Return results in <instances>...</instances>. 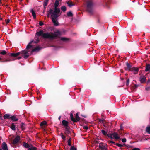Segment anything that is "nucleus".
Instances as JSON below:
<instances>
[{
    "instance_id": "21",
    "label": "nucleus",
    "mask_w": 150,
    "mask_h": 150,
    "mask_svg": "<svg viewBox=\"0 0 150 150\" xmlns=\"http://www.w3.org/2000/svg\"><path fill=\"white\" fill-rule=\"evenodd\" d=\"M145 71H149L150 72V64L147 65Z\"/></svg>"
},
{
    "instance_id": "45",
    "label": "nucleus",
    "mask_w": 150,
    "mask_h": 150,
    "mask_svg": "<svg viewBox=\"0 0 150 150\" xmlns=\"http://www.w3.org/2000/svg\"><path fill=\"white\" fill-rule=\"evenodd\" d=\"M147 83H150V78H149L148 79V81H147Z\"/></svg>"
},
{
    "instance_id": "32",
    "label": "nucleus",
    "mask_w": 150,
    "mask_h": 150,
    "mask_svg": "<svg viewBox=\"0 0 150 150\" xmlns=\"http://www.w3.org/2000/svg\"><path fill=\"white\" fill-rule=\"evenodd\" d=\"M70 117H71V120L74 121V118L73 117V114L72 113H71L70 114Z\"/></svg>"
},
{
    "instance_id": "18",
    "label": "nucleus",
    "mask_w": 150,
    "mask_h": 150,
    "mask_svg": "<svg viewBox=\"0 0 150 150\" xmlns=\"http://www.w3.org/2000/svg\"><path fill=\"white\" fill-rule=\"evenodd\" d=\"M20 54H21L20 52H18L16 53H12L11 54V56H13L14 57H16Z\"/></svg>"
},
{
    "instance_id": "14",
    "label": "nucleus",
    "mask_w": 150,
    "mask_h": 150,
    "mask_svg": "<svg viewBox=\"0 0 150 150\" xmlns=\"http://www.w3.org/2000/svg\"><path fill=\"white\" fill-rule=\"evenodd\" d=\"M62 123L63 125L65 126L66 127H68V121L64 120L62 121Z\"/></svg>"
},
{
    "instance_id": "44",
    "label": "nucleus",
    "mask_w": 150,
    "mask_h": 150,
    "mask_svg": "<svg viewBox=\"0 0 150 150\" xmlns=\"http://www.w3.org/2000/svg\"><path fill=\"white\" fill-rule=\"evenodd\" d=\"M132 150H140L139 148H134Z\"/></svg>"
},
{
    "instance_id": "36",
    "label": "nucleus",
    "mask_w": 150,
    "mask_h": 150,
    "mask_svg": "<svg viewBox=\"0 0 150 150\" xmlns=\"http://www.w3.org/2000/svg\"><path fill=\"white\" fill-rule=\"evenodd\" d=\"M61 40L63 41H66L67 40V39L65 38L62 37L61 38Z\"/></svg>"
},
{
    "instance_id": "24",
    "label": "nucleus",
    "mask_w": 150,
    "mask_h": 150,
    "mask_svg": "<svg viewBox=\"0 0 150 150\" xmlns=\"http://www.w3.org/2000/svg\"><path fill=\"white\" fill-rule=\"evenodd\" d=\"M16 126L15 125H14L13 123L12 124L10 128L11 129L13 130H16Z\"/></svg>"
},
{
    "instance_id": "13",
    "label": "nucleus",
    "mask_w": 150,
    "mask_h": 150,
    "mask_svg": "<svg viewBox=\"0 0 150 150\" xmlns=\"http://www.w3.org/2000/svg\"><path fill=\"white\" fill-rule=\"evenodd\" d=\"M20 139V138L19 137L17 136L14 139L13 141V144H16L17 143Z\"/></svg>"
},
{
    "instance_id": "25",
    "label": "nucleus",
    "mask_w": 150,
    "mask_h": 150,
    "mask_svg": "<svg viewBox=\"0 0 150 150\" xmlns=\"http://www.w3.org/2000/svg\"><path fill=\"white\" fill-rule=\"evenodd\" d=\"M47 124V122L45 121H44L42 122L41 124H40V125L41 127H44V126L46 125Z\"/></svg>"
},
{
    "instance_id": "27",
    "label": "nucleus",
    "mask_w": 150,
    "mask_h": 150,
    "mask_svg": "<svg viewBox=\"0 0 150 150\" xmlns=\"http://www.w3.org/2000/svg\"><path fill=\"white\" fill-rule=\"evenodd\" d=\"M146 132L150 134V126H148L146 127Z\"/></svg>"
},
{
    "instance_id": "34",
    "label": "nucleus",
    "mask_w": 150,
    "mask_h": 150,
    "mask_svg": "<svg viewBox=\"0 0 150 150\" xmlns=\"http://www.w3.org/2000/svg\"><path fill=\"white\" fill-rule=\"evenodd\" d=\"M61 136L62 138L64 139L65 140V137L63 135V134L62 133L61 134Z\"/></svg>"
},
{
    "instance_id": "2",
    "label": "nucleus",
    "mask_w": 150,
    "mask_h": 150,
    "mask_svg": "<svg viewBox=\"0 0 150 150\" xmlns=\"http://www.w3.org/2000/svg\"><path fill=\"white\" fill-rule=\"evenodd\" d=\"M60 12L59 9H54V11L51 9L49 10V13H51V18H57L61 14Z\"/></svg>"
},
{
    "instance_id": "37",
    "label": "nucleus",
    "mask_w": 150,
    "mask_h": 150,
    "mask_svg": "<svg viewBox=\"0 0 150 150\" xmlns=\"http://www.w3.org/2000/svg\"><path fill=\"white\" fill-rule=\"evenodd\" d=\"M70 150H76V149L74 146H72Z\"/></svg>"
},
{
    "instance_id": "29",
    "label": "nucleus",
    "mask_w": 150,
    "mask_h": 150,
    "mask_svg": "<svg viewBox=\"0 0 150 150\" xmlns=\"http://www.w3.org/2000/svg\"><path fill=\"white\" fill-rule=\"evenodd\" d=\"M61 8V10L63 12H65L66 10V8L64 6H62Z\"/></svg>"
},
{
    "instance_id": "20",
    "label": "nucleus",
    "mask_w": 150,
    "mask_h": 150,
    "mask_svg": "<svg viewBox=\"0 0 150 150\" xmlns=\"http://www.w3.org/2000/svg\"><path fill=\"white\" fill-rule=\"evenodd\" d=\"M33 42V41H31L28 44L26 47V49H28L32 47V46L31 45V44Z\"/></svg>"
},
{
    "instance_id": "23",
    "label": "nucleus",
    "mask_w": 150,
    "mask_h": 150,
    "mask_svg": "<svg viewBox=\"0 0 150 150\" xmlns=\"http://www.w3.org/2000/svg\"><path fill=\"white\" fill-rule=\"evenodd\" d=\"M40 49V47H37L35 48V49L32 50V52H33L34 51H38Z\"/></svg>"
},
{
    "instance_id": "6",
    "label": "nucleus",
    "mask_w": 150,
    "mask_h": 150,
    "mask_svg": "<svg viewBox=\"0 0 150 150\" xmlns=\"http://www.w3.org/2000/svg\"><path fill=\"white\" fill-rule=\"evenodd\" d=\"M21 54L25 58H27L29 56V54L28 53V51L27 50H24L21 52Z\"/></svg>"
},
{
    "instance_id": "15",
    "label": "nucleus",
    "mask_w": 150,
    "mask_h": 150,
    "mask_svg": "<svg viewBox=\"0 0 150 150\" xmlns=\"http://www.w3.org/2000/svg\"><path fill=\"white\" fill-rule=\"evenodd\" d=\"M30 11L32 14V15L33 17V18L34 19L36 17V14H35V11L33 10V9H31L30 10Z\"/></svg>"
},
{
    "instance_id": "9",
    "label": "nucleus",
    "mask_w": 150,
    "mask_h": 150,
    "mask_svg": "<svg viewBox=\"0 0 150 150\" xmlns=\"http://www.w3.org/2000/svg\"><path fill=\"white\" fill-rule=\"evenodd\" d=\"M141 83H144L146 81V78L144 76H140L139 79Z\"/></svg>"
},
{
    "instance_id": "8",
    "label": "nucleus",
    "mask_w": 150,
    "mask_h": 150,
    "mask_svg": "<svg viewBox=\"0 0 150 150\" xmlns=\"http://www.w3.org/2000/svg\"><path fill=\"white\" fill-rule=\"evenodd\" d=\"M52 19L54 26H57L58 25L59 23L57 21V18H52Z\"/></svg>"
},
{
    "instance_id": "12",
    "label": "nucleus",
    "mask_w": 150,
    "mask_h": 150,
    "mask_svg": "<svg viewBox=\"0 0 150 150\" xmlns=\"http://www.w3.org/2000/svg\"><path fill=\"white\" fill-rule=\"evenodd\" d=\"M78 113H77L76 114V116H75V118H74V122H76L78 121H79L80 120V117L78 116Z\"/></svg>"
},
{
    "instance_id": "39",
    "label": "nucleus",
    "mask_w": 150,
    "mask_h": 150,
    "mask_svg": "<svg viewBox=\"0 0 150 150\" xmlns=\"http://www.w3.org/2000/svg\"><path fill=\"white\" fill-rule=\"evenodd\" d=\"M83 128L84 129L86 130H87L88 129V127L87 126H84Z\"/></svg>"
},
{
    "instance_id": "55",
    "label": "nucleus",
    "mask_w": 150,
    "mask_h": 150,
    "mask_svg": "<svg viewBox=\"0 0 150 150\" xmlns=\"http://www.w3.org/2000/svg\"><path fill=\"white\" fill-rule=\"evenodd\" d=\"M1 59V58H0V59Z\"/></svg>"
},
{
    "instance_id": "19",
    "label": "nucleus",
    "mask_w": 150,
    "mask_h": 150,
    "mask_svg": "<svg viewBox=\"0 0 150 150\" xmlns=\"http://www.w3.org/2000/svg\"><path fill=\"white\" fill-rule=\"evenodd\" d=\"M126 64L127 67L126 69L130 71V70H131L132 69L130 65L128 63H127Z\"/></svg>"
},
{
    "instance_id": "4",
    "label": "nucleus",
    "mask_w": 150,
    "mask_h": 150,
    "mask_svg": "<svg viewBox=\"0 0 150 150\" xmlns=\"http://www.w3.org/2000/svg\"><path fill=\"white\" fill-rule=\"evenodd\" d=\"M107 135L108 137L112 139H118L120 138V137L118 136V134L116 133H114L112 134H108Z\"/></svg>"
},
{
    "instance_id": "48",
    "label": "nucleus",
    "mask_w": 150,
    "mask_h": 150,
    "mask_svg": "<svg viewBox=\"0 0 150 150\" xmlns=\"http://www.w3.org/2000/svg\"><path fill=\"white\" fill-rule=\"evenodd\" d=\"M120 129H121V130H122V129H123V128L122 127V125H121L120 126Z\"/></svg>"
},
{
    "instance_id": "30",
    "label": "nucleus",
    "mask_w": 150,
    "mask_h": 150,
    "mask_svg": "<svg viewBox=\"0 0 150 150\" xmlns=\"http://www.w3.org/2000/svg\"><path fill=\"white\" fill-rule=\"evenodd\" d=\"M10 117V115L9 114H6L4 116V119L8 118Z\"/></svg>"
},
{
    "instance_id": "49",
    "label": "nucleus",
    "mask_w": 150,
    "mask_h": 150,
    "mask_svg": "<svg viewBox=\"0 0 150 150\" xmlns=\"http://www.w3.org/2000/svg\"><path fill=\"white\" fill-rule=\"evenodd\" d=\"M149 88H146V90H148L149 89Z\"/></svg>"
},
{
    "instance_id": "35",
    "label": "nucleus",
    "mask_w": 150,
    "mask_h": 150,
    "mask_svg": "<svg viewBox=\"0 0 150 150\" xmlns=\"http://www.w3.org/2000/svg\"><path fill=\"white\" fill-rule=\"evenodd\" d=\"M71 139L70 138L68 140V145L69 146L71 145Z\"/></svg>"
},
{
    "instance_id": "26",
    "label": "nucleus",
    "mask_w": 150,
    "mask_h": 150,
    "mask_svg": "<svg viewBox=\"0 0 150 150\" xmlns=\"http://www.w3.org/2000/svg\"><path fill=\"white\" fill-rule=\"evenodd\" d=\"M67 4L69 7H71L72 6L74 5V4L71 1H68L67 3Z\"/></svg>"
},
{
    "instance_id": "5",
    "label": "nucleus",
    "mask_w": 150,
    "mask_h": 150,
    "mask_svg": "<svg viewBox=\"0 0 150 150\" xmlns=\"http://www.w3.org/2000/svg\"><path fill=\"white\" fill-rule=\"evenodd\" d=\"M93 6V4L91 1H88L87 2V7L88 11L90 12H91V10Z\"/></svg>"
},
{
    "instance_id": "38",
    "label": "nucleus",
    "mask_w": 150,
    "mask_h": 150,
    "mask_svg": "<svg viewBox=\"0 0 150 150\" xmlns=\"http://www.w3.org/2000/svg\"><path fill=\"white\" fill-rule=\"evenodd\" d=\"M116 145L118 147H122L123 146L122 145L119 144H117Z\"/></svg>"
},
{
    "instance_id": "52",
    "label": "nucleus",
    "mask_w": 150,
    "mask_h": 150,
    "mask_svg": "<svg viewBox=\"0 0 150 150\" xmlns=\"http://www.w3.org/2000/svg\"><path fill=\"white\" fill-rule=\"evenodd\" d=\"M34 42V43H36L35 42Z\"/></svg>"
},
{
    "instance_id": "31",
    "label": "nucleus",
    "mask_w": 150,
    "mask_h": 150,
    "mask_svg": "<svg viewBox=\"0 0 150 150\" xmlns=\"http://www.w3.org/2000/svg\"><path fill=\"white\" fill-rule=\"evenodd\" d=\"M67 15L68 16H71L72 15V13L71 12H69L67 13Z\"/></svg>"
},
{
    "instance_id": "43",
    "label": "nucleus",
    "mask_w": 150,
    "mask_h": 150,
    "mask_svg": "<svg viewBox=\"0 0 150 150\" xmlns=\"http://www.w3.org/2000/svg\"><path fill=\"white\" fill-rule=\"evenodd\" d=\"M39 25L40 26H42V25H43V23L41 21H40L39 23Z\"/></svg>"
},
{
    "instance_id": "28",
    "label": "nucleus",
    "mask_w": 150,
    "mask_h": 150,
    "mask_svg": "<svg viewBox=\"0 0 150 150\" xmlns=\"http://www.w3.org/2000/svg\"><path fill=\"white\" fill-rule=\"evenodd\" d=\"M6 53L7 52L5 50L1 51L0 52V54L3 55L6 54Z\"/></svg>"
},
{
    "instance_id": "41",
    "label": "nucleus",
    "mask_w": 150,
    "mask_h": 150,
    "mask_svg": "<svg viewBox=\"0 0 150 150\" xmlns=\"http://www.w3.org/2000/svg\"><path fill=\"white\" fill-rule=\"evenodd\" d=\"M122 141L123 142H125L126 141V139H125V138H124V139H122Z\"/></svg>"
},
{
    "instance_id": "54",
    "label": "nucleus",
    "mask_w": 150,
    "mask_h": 150,
    "mask_svg": "<svg viewBox=\"0 0 150 150\" xmlns=\"http://www.w3.org/2000/svg\"><path fill=\"white\" fill-rule=\"evenodd\" d=\"M0 150H2L1 149H0Z\"/></svg>"
},
{
    "instance_id": "53",
    "label": "nucleus",
    "mask_w": 150,
    "mask_h": 150,
    "mask_svg": "<svg viewBox=\"0 0 150 150\" xmlns=\"http://www.w3.org/2000/svg\"><path fill=\"white\" fill-rule=\"evenodd\" d=\"M21 58H19L18 59H20Z\"/></svg>"
},
{
    "instance_id": "17",
    "label": "nucleus",
    "mask_w": 150,
    "mask_h": 150,
    "mask_svg": "<svg viewBox=\"0 0 150 150\" xmlns=\"http://www.w3.org/2000/svg\"><path fill=\"white\" fill-rule=\"evenodd\" d=\"M59 1L58 0H56L55 1V3H54V9H59L57 8V7L59 5Z\"/></svg>"
},
{
    "instance_id": "7",
    "label": "nucleus",
    "mask_w": 150,
    "mask_h": 150,
    "mask_svg": "<svg viewBox=\"0 0 150 150\" xmlns=\"http://www.w3.org/2000/svg\"><path fill=\"white\" fill-rule=\"evenodd\" d=\"M99 148L101 150H106L107 149V146L105 144H100L99 145Z\"/></svg>"
},
{
    "instance_id": "40",
    "label": "nucleus",
    "mask_w": 150,
    "mask_h": 150,
    "mask_svg": "<svg viewBox=\"0 0 150 150\" xmlns=\"http://www.w3.org/2000/svg\"><path fill=\"white\" fill-rule=\"evenodd\" d=\"M50 14L51 15V13H49V10L48 12V13H47V16L48 17H50Z\"/></svg>"
},
{
    "instance_id": "1",
    "label": "nucleus",
    "mask_w": 150,
    "mask_h": 150,
    "mask_svg": "<svg viewBox=\"0 0 150 150\" xmlns=\"http://www.w3.org/2000/svg\"><path fill=\"white\" fill-rule=\"evenodd\" d=\"M36 34L39 36H42L44 38L53 39L57 37L59 35V31H57L53 33H44L43 31L41 30L38 32H36Z\"/></svg>"
},
{
    "instance_id": "22",
    "label": "nucleus",
    "mask_w": 150,
    "mask_h": 150,
    "mask_svg": "<svg viewBox=\"0 0 150 150\" xmlns=\"http://www.w3.org/2000/svg\"><path fill=\"white\" fill-rule=\"evenodd\" d=\"M11 119L14 121H16L18 120V119L16 118L15 116L13 115L11 117Z\"/></svg>"
},
{
    "instance_id": "51",
    "label": "nucleus",
    "mask_w": 150,
    "mask_h": 150,
    "mask_svg": "<svg viewBox=\"0 0 150 150\" xmlns=\"http://www.w3.org/2000/svg\"><path fill=\"white\" fill-rule=\"evenodd\" d=\"M10 60H6V61H10Z\"/></svg>"
},
{
    "instance_id": "47",
    "label": "nucleus",
    "mask_w": 150,
    "mask_h": 150,
    "mask_svg": "<svg viewBox=\"0 0 150 150\" xmlns=\"http://www.w3.org/2000/svg\"><path fill=\"white\" fill-rule=\"evenodd\" d=\"M109 143H114V142L112 141H109Z\"/></svg>"
},
{
    "instance_id": "42",
    "label": "nucleus",
    "mask_w": 150,
    "mask_h": 150,
    "mask_svg": "<svg viewBox=\"0 0 150 150\" xmlns=\"http://www.w3.org/2000/svg\"><path fill=\"white\" fill-rule=\"evenodd\" d=\"M129 79H128L127 81L126 85H128L129 84Z\"/></svg>"
},
{
    "instance_id": "33",
    "label": "nucleus",
    "mask_w": 150,
    "mask_h": 150,
    "mask_svg": "<svg viewBox=\"0 0 150 150\" xmlns=\"http://www.w3.org/2000/svg\"><path fill=\"white\" fill-rule=\"evenodd\" d=\"M102 134L104 135H106L107 134V132L106 131H105V130H102Z\"/></svg>"
},
{
    "instance_id": "10",
    "label": "nucleus",
    "mask_w": 150,
    "mask_h": 150,
    "mask_svg": "<svg viewBox=\"0 0 150 150\" xmlns=\"http://www.w3.org/2000/svg\"><path fill=\"white\" fill-rule=\"evenodd\" d=\"M139 70V69L137 67H133L132 68L131 70H130V71H133L134 72L135 74H137Z\"/></svg>"
},
{
    "instance_id": "11",
    "label": "nucleus",
    "mask_w": 150,
    "mask_h": 150,
    "mask_svg": "<svg viewBox=\"0 0 150 150\" xmlns=\"http://www.w3.org/2000/svg\"><path fill=\"white\" fill-rule=\"evenodd\" d=\"M2 148L3 150H8L7 145L5 142H3L2 145Z\"/></svg>"
},
{
    "instance_id": "46",
    "label": "nucleus",
    "mask_w": 150,
    "mask_h": 150,
    "mask_svg": "<svg viewBox=\"0 0 150 150\" xmlns=\"http://www.w3.org/2000/svg\"><path fill=\"white\" fill-rule=\"evenodd\" d=\"M10 22V20L9 19H7L6 21V23H8Z\"/></svg>"
},
{
    "instance_id": "50",
    "label": "nucleus",
    "mask_w": 150,
    "mask_h": 150,
    "mask_svg": "<svg viewBox=\"0 0 150 150\" xmlns=\"http://www.w3.org/2000/svg\"><path fill=\"white\" fill-rule=\"evenodd\" d=\"M61 116H60V117H59V120H60V118H61Z\"/></svg>"
},
{
    "instance_id": "3",
    "label": "nucleus",
    "mask_w": 150,
    "mask_h": 150,
    "mask_svg": "<svg viewBox=\"0 0 150 150\" xmlns=\"http://www.w3.org/2000/svg\"><path fill=\"white\" fill-rule=\"evenodd\" d=\"M23 145L25 148L28 149V150H37L36 147L32 145H29L25 142H23Z\"/></svg>"
},
{
    "instance_id": "16",
    "label": "nucleus",
    "mask_w": 150,
    "mask_h": 150,
    "mask_svg": "<svg viewBox=\"0 0 150 150\" xmlns=\"http://www.w3.org/2000/svg\"><path fill=\"white\" fill-rule=\"evenodd\" d=\"M65 133L67 135H68L70 134V131L69 130V128L68 127H66Z\"/></svg>"
}]
</instances>
